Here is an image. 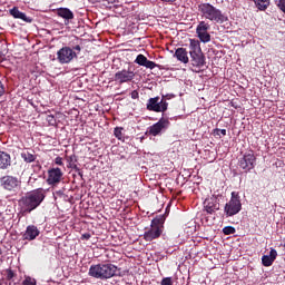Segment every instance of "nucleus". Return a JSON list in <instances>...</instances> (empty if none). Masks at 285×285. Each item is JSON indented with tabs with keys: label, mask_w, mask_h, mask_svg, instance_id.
Masks as SVG:
<instances>
[{
	"label": "nucleus",
	"mask_w": 285,
	"mask_h": 285,
	"mask_svg": "<svg viewBox=\"0 0 285 285\" xmlns=\"http://www.w3.org/2000/svg\"><path fill=\"white\" fill-rule=\"evenodd\" d=\"M21 158L23 159V161H26V164H32V161L37 160V156H35L30 151L21 153Z\"/></svg>",
	"instance_id": "nucleus-25"
},
{
	"label": "nucleus",
	"mask_w": 285,
	"mask_h": 285,
	"mask_svg": "<svg viewBox=\"0 0 285 285\" xmlns=\"http://www.w3.org/2000/svg\"><path fill=\"white\" fill-rule=\"evenodd\" d=\"M7 277H8V279H12L14 277V272L12 269H9L7 272Z\"/></svg>",
	"instance_id": "nucleus-36"
},
{
	"label": "nucleus",
	"mask_w": 285,
	"mask_h": 285,
	"mask_svg": "<svg viewBox=\"0 0 285 285\" xmlns=\"http://www.w3.org/2000/svg\"><path fill=\"white\" fill-rule=\"evenodd\" d=\"M130 96H131V99H139V91L134 90L131 91Z\"/></svg>",
	"instance_id": "nucleus-35"
},
{
	"label": "nucleus",
	"mask_w": 285,
	"mask_h": 285,
	"mask_svg": "<svg viewBox=\"0 0 285 285\" xmlns=\"http://www.w3.org/2000/svg\"><path fill=\"white\" fill-rule=\"evenodd\" d=\"M121 269L110 263L91 265L88 272L89 277L95 279H110L120 275Z\"/></svg>",
	"instance_id": "nucleus-3"
},
{
	"label": "nucleus",
	"mask_w": 285,
	"mask_h": 285,
	"mask_svg": "<svg viewBox=\"0 0 285 285\" xmlns=\"http://www.w3.org/2000/svg\"><path fill=\"white\" fill-rule=\"evenodd\" d=\"M67 161L69 164V168H72L73 170H79V167H77V155L68 156Z\"/></svg>",
	"instance_id": "nucleus-26"
},
{
	"label": "nucleus",
	"mask_w": 285,
	"mask_h": 285,
	"mask_svg": "<svg viewBox=\"0 0 285 285\" xmlns=\"http://www.w3.org/2000/svg\"><path fill=\"white\" fill-rule=\"evenodd\" d=\"M189 56L194 68H204V66H206V56H204V51H202L199 40H189Z\"/></svg>",
	"instance_id": "nucleus-4"
},
{
	"label": "nucleus",
	"mask_w": 285,
	"mask_h": 285,
	"mask_svg": "<svg viewBox=\"0 0 285 285\" xmlns=\"http://www.w3.org/2000/svg\"><path fill=\"white\" fill-rule=\"evenodd\" d=\"M214 135H223V137H226V129H219V128H216L214 129Z\"/></svg>",
	"instance_id": "nucleus-33"
},
{
	"label": "nucleus",
	"mask_w": 285,
	"mask_h": 285,
	"mask_svg": "<svg viewBox=\"0 0 285 285\" xmlns=\"http://www.w3.org/2000/svg\"><path fill=\"white\" fill-rule=\"evenodd\" d=\"M43 199H46V190H43V188L27 193L19 200L22 213L30 214L32 210H37L43 203Z\"/></svg>",
	"instance_id": "nucleus-1"
},
{
	"label": "nucleus",
	"mask_w": 285,
	"mask_h": 285,
	"mask_svg": "<svg viewBox=\"0 0 285 285\" xmlns=\"http://www.w3.org/2000/svg\"><path fill=\"white\" fill-rule=\"evenodd\" d=\"M135 79V71L130 69H121L117 71L114 76V80L121 85V83H130Z\"/></svg>",
	"instance_id": "nucleus-12"
},
{
	"label": "nucleus",
	"mask_w": 285,
	"mask_h": 285,
	"mask_svg": "<svg viewBox=\"0 0 285 285\" xmlns=\"http://www.w3.org/2000/svg\"><path fill=\"white\" fill-rule=\"evenodd\" d=\"M6 95V87L3 86V82L0 81V97H3Z\"/></svg>",
	"instance_id": "nucleus-34"
},
{
	"label": "nucleus",
	"mask_w": 285,
	"mask_h": 285,
	"mask_svg": "<svg viewBox=\"0 0 285 285\" xmlns=\"http://www.w3.org/2000/svg\"><path fill=\"white\" fill-rule=\"evenodd\" d=\"M0 186L7 193H17L21 188V179L17 176L4 175L0 178Z\"/></svg>",
	"instance_id": "nucleus-9"
},
{
	"label": "nucleus",
	"mask_w": 285,
	"mask_h": 285,
	"mask_svg": "<svg viewBox=\"0 0 285 285\" xmlns=\"http://www.w3.org/2000/svg\"><path fill=\"white\" fill-rule=\"evenodd\" d=\"M22 285H37V279L26 276L24 279L22 281Z\"/></svg>",
	"instance_id": "nucleus-28"
},
{
	"label": "nucleus",
	"mask_w": 285,
	"mask_h": 285,
	"mask_svg": "<svg viewBox=\"0 0 285 285\" xmlns=\"http://www.w3.org/2000/svg\"><path fill=\"white\" fill-rule=\"evenodd\" d=\"M57 14L58 17H61V19H65V21H67L66 26H68V21H72V19H75V13L68 8H58Z\"/></svg>",
	"instance_id": "nucleus-20"
},
{
	"label": "nucleus",
	"mask_w": 285,
	"mask_h": 285,
	"mask_svg": "<svg viewBox=\"0 0 285 285\" xmlns=\"http://www.w3.org/2000/svg\"><path fill=\"white\" fill-rule=\"evenodd\" d=\"M114 135L116 139H119V141H124V128L122 127H116L114 129Z\"/></svg>",
	"instance_id": "nucleus-27"
},
{
	"label": "nucleus",
	"mask_w": 285,
	"mask_h": 285,
	"mask_svg": "<svg viewBox=\"0 0 285 285\" xmlns=\"http://www.w3.org/2000/svg\"><path fill=\"white\" fill-rule=\"evenodd\" d=\"M242 210V199H239V193L232 191V197L228 203L225 204L224 213L226 217H234Z\"/></svg>",
	"instance_id": "nucleus-7"
},
{
	"label": "nucleus",
	"mask_w": 285,
	"mask_h": 285,
	"mask_svg": "<svg viewBox=\"0 0 285 285\" xmlns=\"http://www.w3.org/2000/svg\"><path fill=\"white\" fill-rule=\"evenodd\" d=\"M41 232H39V228L35 225H29L22 235L23 239H27V242H32L39 237Z\"/></svg>",
	"instance_id": "nucleus-17"
},
{
	"label": "nucleus",
	"mask_w": 285,
	"mask_h": 285,
	"mask_svg": "<svg viewBox=\"0 0 285 285\" xmlns=\"http://www.w3.org/2000/svg\"><path fill=\"white\" fill-rule=\"evenodd\" d=\"M161 229L159 227H154L150 225L149 229H146L144 233L145 242H153L155 239H159L161 237Z\"/></svg>",
	"instance_id": "nucleus-15"
},
{
	"label": "nucleus",
	"mask_w": 285,
	"mask_h": 285,
	"mask_svg": "<svg viewBox=\"0 0 285 285\" xmlns=\"http://www.w3.org/2000/svg\"><path fill=\"white\" fill-rule=\"evenodd\" d=\"M257 165V157L255 151L249 149L245 151L238 159V167L244 170V173H250Z\"/></svg>",
	"instance_id": "nucleus-6"
},
{
	"label": "nucleus",
	"mask_w": 285,
	"mask_h": 285,
	"mask_svg": "<svg viewBox=\"0 0 285 285\" xmlns=\"http://www.w3.org/2000/svg\"><path fill=\"white\" fill-rule=\"evenodd\" d=\"M61 179H63V170H61V168L52 167L48 169L47 183L49 186H57V184H61Z\"/></svg>",
	"instance_id": "nucleus-13"
},
{
	"label": "nucleus",
	"mask_w": 285,
	"mask_h": 285,
	"mask_svg": "<svg viewBox=\"0 0 285 285\" xmlns=\"http://www.w3.org/2000/svg\"><path fill=\"white\" fill-rule=\"evenodd\" d=\"M198 13L203 19L212 21L213 23H226V21H228V17L210 2H200L198 4Z\"/></svg>",
	"instance_id": "nucleus-2"
},
{
	"label": "nucleus",
	"mask_w": 285,
	"mask_h": 285,
	"mask_svg": "<svg viewBox=\"0 0 285 285\" xmlns=\"http://www.w3.org/2000/svg\"><path fill=\"white\" fill-rule=\"evenodd\" d=\"M174 57L177 58V61H180V63H189L190 58H188V50L186 48H178L176 49Z\"/></svg>",
	"instance_id": "nucleus-21"
},
{
	"label": "nucleus",
	"mask_w": 285,
	"mask_h": 285,
	"mask_svg": "<svg viewBox=\"0 0 285 285\" xmlns=\"http://www.w3.org/2000/svg\"><path fill=\"white\" fill-rule=\"evenodd\" d=\"M170 126V120L168 118H160L159 121L154 124L148 128V135H151L153 137H157V135H161L163 130H167Z\"/></svg>",
	"instance_id": "nucleus-11"
},
{
	"label": "nucleus",
	"mask_w": 285,
	"mask_h": 285,
	"mask_svg": "<svg viewBox=\"0 0 285 285\" xmlns=\"http://www.w3.org/2000/svg\"><path fill=\"white\" fill-rule=\"evenodd\" d=\"M224 235H235L236 229L233 226H226L223 228Z\"/></svg>",
	"instance_id": "nucleus-29"
},
{
	"label": "nucleus",
	"mask_w": 285,
	"mask_h": 285,
	"mask_svg": "<svg viewBox=\"0 0 285 285\" xmlns=\"http://www.w3.org/2000/svg\"><path fill=\"white\" fill-rule=\"evenodd\" d=\"M167 99H170L168 96H163V98L159 100V96L149 98L146 104V109L149 110V112H166L168 110V101Z\"/></svg>",
	"instance_id": "nucleus-8"
},
{
	"label": "nucleus",
	"mask_w": 285,
	"mask_h": 285,
	"mask_svg": "<svg viewBox=\"0 0 285 285\" xmlns=\"http://www.w3.org/2000/svg\"><path fill=\"white\" fill-rule=\"evenodd\" d=\"M90 237H92V236L90 235V233H85V234L81 235V239L88 240V239H90Z\"/></svg>",
	"instance_id": "nucleus-37"
},
{
	"label": "nucleus",
	"mask_w": 285,
	"mask_h": 285,
	"mask_svg": "<svg viewBox=\"0 0 285 285\" xmlns=\"http://www.w3.org/2000/svg\"><path fill=\"white\" fill-rule=\"evenodd\" d=\"M135 63H137L138 66H144V68H148L149 70H155V68H159V65L148 60V58L141 53L136 57Z\"/></svg>",
	"instance_id": "nucleus-16"
},
{
	"label": "nucleus",
	"mask_w": 285,
	"mask_h": 285,
	"mask_svg": "<svg viewBox=\"0 0 285 285\" xmlns=\"http://www.w3.org/2000/svg\"><path fill=\"white\" fill-rule=\"evenodd\" d=\"M219 196L213 195L204 202V210L208 215H215V213L219 210Z\"/></svg>",
	"instance_id": "nucleus-14"
},
{
	"label": "nucleus",
	"mask_w": 285,
	"mask_h": 285,
	"mask_svg": "<svg viewBox=\"0 0 285 285\" xmlns=\"http://www.w3.org/2000/svg\"><path fill=\"white\" fill-rule=\"evenodd\" d=\"M53 163L56 164V166H61L62 168H65L63 158L58 156L55 158Z\"/></svg>",
	"instance_id": "nucleus-31"
},
{
	"label": "nucleus",
	"mask_w": 285,
	"mask_h": 285,
	"mask_svg": "<svg viewBox=\"0 0 285 285\" xmlns=\"http://www.w3.org/2000/svg\"><path fill=\"white\" fill-rule=\"evenodd\" d=\"M12 166V157L6 151H0V170H8Z\"/></svg>",
	"instance_id": "nucleus-18"
},
{
	"label": "nucleus",
	"mask_w": 285,
	"mask_h": 285,
	"mask_svg": "<svg viewBox=\"0 0 285 285\" xmlns=\"http://www.w3.org/2000/svg\"><path fill=\"white\" fill-rule=\"evenodd\" d=\"M160 1H163V3H175V1L177 0H160Z\"/></svg>",
	"instance_id": "nucleus-38"
},
{
	"label": "nucleus",
	"mask_w": 285,
	"mask_h": 285,
	"mask_svg": "<svg viewBox=\"0 0 285 285\" xmlns=\"http://www.w3.org/2000/svg\"><path fill=\"white\" fill-rule=\"evenodd\" d=\"M9 13L11 17H13V19H21V21H26V23H32V19L26 17V13L21 12L17 7L10 9Z\"/></svg>",
	"instance_id": "nucleus-22"
},
{
	"label": "nucleus",
	"mask_w": 285,
	"mask_h": 285,
	"mask_svg": "<svg viewBox=\"0 0 285 285\" xmlns=\"http://www.w3.org/2000/svg\"><path fill=\"white\" fill-rule=\"evenodd\" d=\"M255 3V7L261 12H266L268 10V7L271 6V0H253Z\"/></svg>",
	"instance_id": "nucleus-24"
},
{
	"label": "nucleus",
	"mask_w": 285,
	"mask_h": 285,
	"mask_svg": "<svg viewBox=\"0 0 285 285\" xmlns=\"http://www.w3.org/2000/svg\"><path fill=\"white\" fill-rule=\"evenodd\" d=\"M166 223V216L159 215L156 216L153 220L150 226H154L155 228H159L161 232H164V224Z\"/></svg>",
	"instance_id": "nucleus-23"
},
{
	"label": "nucleus",
	"mask_w": 285,
	"mask_h": 285,
	"mask_svg": "<svg viewBox=\"0 0 285 285\" xmlns=\"http://www.w3.org/2000/svg\"><path fill=\"white\" fill-rule=\"evenodd\" d=\"M47 121H48L49 126H55L57 124V119H55L53 115H48Z\"/></svg>",
	"instance_id": "nucleus-30"
},
{
	"label": "nucleus",
	"mask_w": 285,
	"mask_h": 285,
	"mask_svg": "<svg viewBox=\"0 0 285 285\" xmlns=\"http://www.w3.org/2000/svg\"><path fill=\"white\" fill-rule=\"evenodd\" d=\"M275 259H277V249L271 248L269 255H263L262 264L265 267L273 266Z\"/></svg>",
	"instance_id": "nucleus-19"
},
{
	"label": "nucleus",
	"mask_w": 285,
	"mask_h": 285,
	"mask_svg": "<svg viewBox=\"0 0 285 285\" xmlns=\"http://www.w3.org/2000/svg\"><path fill=\"white\" fill-rule=\"evenodd\" d=\"M160 285H173V278L171 277L163 278Z\"/></svg>",
	"instance_id": "nucleus-32"
},
{
	"label": "nucleus",
	"mask_w": 285,
	"mask_h": 285,
	"mask_svg": "<svg viewBox=\"0 0 285 285\" xmlns=\"http://www.w3.org/2000/svg\"><path fill=\"white\" fill-rule=\"evenodd\" d=\"M210 30V24L206 21H200L196 28V35L203 43L210 42V33L208 31Z\"/></svg>",
	"instance_id": "nucleus-10"
},
{
	"label": "nucleus",
	"mask_w": 285,
	"mask_h": 285,
	"mask_svg": "<svg viewBox=\"0 0 285 285\" xmlns=\"http://www.w3.org/2000/svg\"><path fill=\"white\" fill-rule=\"evenodd\" d=\"M81 52V45H76L72 48L62 47L57 51V59L61 65L71 63L73 59H78Z\"/></svg>",
	"instance_id": "nucleus-5"
}]
</instances>
